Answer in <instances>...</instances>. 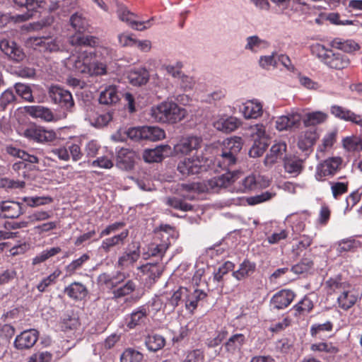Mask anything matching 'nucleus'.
<instances>
[{"label":"nucleus","instance_id":"25","mask_svg":"<svg viewBox=\"0 0 362 362\" xmlns=\"http://www.w3.org/2000/svg\"><path fill=\"white\" fill-rule=\"evenodd\" d=\"M23 214L21 204L13 201H4L0 203V217L16 218Z\"/></svg>","mask_w":362,"mask_h":362},{"label":"nucleus","instance_id":"2","mask_svg":"<svg viewBox=\"0 0 362 362\" xmlns=\"http://www.w3.org/2000/svg\"><path fill=\"white\" fill-rule=\"evenodd\" d=\"M236 156L231 153L222 151L215 160L214 164L220 169L226 170L227 172L221 175L212 177L207 180L206 188L208 190L217 192L221 188H226L236 180L237 173L230 169L236 163Z\"/></svg>","mask_w":362,"mask_h":362},{"label":"nucleus","instance_id":"19","mask_svg":"<svg viewBox=\"0 0 362 362\" xmlns=\"http://www.w3.org/2000/svg\"><path fill=\"white\" fill-rule=\"evenodd\" d=\"M246 341L243 334H235L231 336L224 344L228 357L239 358L242 354V347Z\"/></svg>","mask_w":362,"mask_h":362},{"label":"nucleus","instance_id":"59","mask_svg":"<svg viewBox=\"0 0 362 362\" xmlns=\"http://www.w3.org/2000/svg\"><path fill=\"white\" fill-rule=\"evenodd\" d=\"M143 354L133 349H126L120 357L121 362H141Z\"/></svg>","mask_w":362,"mask_h":362},{"label":"nucleus","instance_id":"37","mask_svg":"<svg viewBox=\"0 0 362 362\" xmlns=\"http://www.w3.org/2000/svg\"><path fill=\"white\" fill-rule=\"evenodd\" d=\"M256 264L247 259H245L239 266L238 270L234 271L233 276L238 281L243 280L251 275L255 270Z\"/></svg>","mask_w":362,"mask_h":362},{"label":"nucleus","instance_id":"12","mask_svg":"<svg viewBox=\"0 0 362 362\" xmlns=\"http://www.w3.org/2000/svg\"><path fill=\"white\" fill-rule=\"evenodd\" d=\"M26 46L40 52H55L59 49L58 41L51 37H30L25 40Z\"/></svg>","mask_w":362,"mask_h":362},{"label":"nucleus","instance_id":"53","mask_svg":"<svg viewBox=\"0 0 362 362\" xmlns=\"http://www.w3.org/2000/svg\"><path fill=\"white\" fill-rule=\"evenodd\" d=\"M313 243V238L306 235L300 237L298 243L293 245L292 252L296 256H299L303 251L306 250Z\"/></svg>","mask_w":362,"mask_h":362},{"label":"nucleus","instance_id":"44","mask_svg":"<svg viewBox=\"0 0 362 362\" xmlns=\"http://www.w3.org/2000/svg\"><path fill=\"white\" fill-rule=\"evenodd\" d=\"M327 118V115L322 111L308 112L303 119V124L306 127L315 126L323 123Z\"/></svg>","mask_w":362,"mask_h":362},{"label":"nucleus","instance_id":"56","mask_svg":"<svg viewBox=\"0 0 362 362\" xmlns=\"http://www.w3.org/2000/svg\"><path fill=\"white\" fill-rule=\"evenodd\" d=\"M336 141V134L334 132H329L324 136L322 140V144L319 145L316 153V156H319V153H324L327 149L332 147Z\"/></svg>","mask_w":362,"mask_h":362},{"label":"nucleus","instance_id":"38","mask_svg":"<svg viewBox=\"0 0 362 362\" xmlns=\"http://www.w3.org/2000/svg\"><path fill=\"white\" fill-rule=\"evenodd\" d=\"M269 43L261 39L257 35L249 36L246 38V44L245 45V49L249 50L252 53H257L262 49L268 47Z\"/></svg>","mask_w":362,"mask_h":362},{"label":"nucleus","instance_id":"26","mask_svg":"<svg viewBox=\"0 0 362 362\" xmlns=\"http://www.w3.org/2000/svg\"><path fill=\"white\" fill-rule=\"evenodd\" d=\"M112 118V115L110 112L98 114L91 107L87 110L85 116V119L88 121L90 125L98 128L106 126Z\"/></svg>","mask_w":362,"mask_h":362},{"label":"nucleus","instance_id":"50","mask_svg":"<svg viewBox=\"0 0 362 362\" xmlns=\"http://www.w3.org/2000/svg\"><path fill=\"white\" fill-rule=\"evenodd\" d=\"M80 326L78 317L74 314H66L62 320V329L66 332L68 330L76 329Z\"/></svg>","mask_w":362,"mask_h":362},{"label":"nucleus","instance_id":"14","mask_svg":"<svg viewBox=\"0 0 362 362\" xmlns=\"http://www.w3.org/2000/svg\"><path fill=\"white\" fill-rule=\"evenodd\" d=\"M202 142V139L198 136L183 138L174 146V153L177 156L189 155L193 151H197L200 148Z\"/></svg>","mask_w":362,"mask_h":362},{"label":"nucleus","instance_id":"55","mask_svg":"<svg viewBox=\"0 0 362 362\" xmlns=\"http://www.w3.org/2000/svg\"><path fill=\"white\" fill-rule=\"evenodd\" d=\"M333 324L330 321H327L322 324L315 323L311 325L310 332L313 337H321L322 333L330 332L332 330Z\"/></svg>","mask_w":362,"mask_h":362},{"label":"nucleus","instance_id":"18","mask_svg":"<svg viewBox=\"0 0 362 362\" xmlns=\"http://www.w3.org/2000/svg\"><path fill=\"white\" fill-rule=\"evenodd\" d=\"M0 49L9 59L13 62H22L25 57V54L21 47L14 41L2 40L0 42Z\"/></svg>","mask_w":362,"mask_h":362},{"label":"nucleus","instance_id":"63","mask_svg":"<svg viewBox=\"0 0 362 362\" xmlns=\"http://www.w3.org/2000/svg\"><path fill=\"white\" fill-rule=\"evenodd\" d=\"M329 184L332 196L335 199H337L348 191V182H330Z\"/></svg>","mask_w":362,"mask_h":362},{"label":"nucleus","instance_id":"8","mask_svg":"<svg viewBox=\"0 0 362 362\" xmlns=\"http://www.w3.org/2000/svg\"><path fill=\"white\" fill-rule=\"evenodd\" d=\"M118 18L123 22H125L132 28L143 31L145 30L152 25V21L153 18H151L147 21H139L137 16L134 13L131 12L124 6H119L117 11Z\"/></svg>","mask_w":362,"mask_h":362},{"label":"nucleus","instance_id":"39","mask_svg":"<svg viewBox=\"0 0 362 362\" xmlns=\"http://www.w3.org/2000/svg\"><path fill=\"white\" fill-rule=\"evenodd\" d=\"M330 45L336 49H341L344 52H353L359 49V45L352 40H343L339 37L333 39Z\"/></svg>","mask_w":362,"mask_h":362},{"label":"nucleus","instance_id":"51","mask_svg":"<svg viewBox=\"0 0 362 362\" xmlns=\"http://www.w3.org/2000/svg\"><path fill=\"white\" fill-rule=\"evenodd\" d=\"M313 308V303L307 296H305L300 301H299L293 307V310L295 311L294 314L296 316L305 315L310 313Z\"/></svg>","mask_w":362,"mask_h":362},{"label":"nucleus","instance_id":"61","mask_svg":"<svg viewBox=\"0 0 362 362\" xmlns=\"http://www.w3.org/2000/svg\"><path fill=\"white\" fill-rule=\"evenodd\" d=\"M343 146L349 151L362 150V139L358 137H346L343 139Z\"/></svg>","mask_w":362,"mask_h":362},{"label":"nucleus","instance_id":"42","mask_svg":"<svg viewBox=\"0 0 362 362\" xmlns=\"http://www.w3.org/2000/svg\"><path fill=\"white\" fill-rule=\"evenodd\" d=\"M326 286L330 291L329 292L340 291L350 288L351 285L346 281H344L341 276H336L330 278L326 281Z\"/></svg>","mask_w":362,"mask_h":362},{"label":"nucleus","instance_id":"27","mask_svg":"<svg viewBox=\"0 0 362 362\" xmlns=\"http://www.w3.org/2000/svg\"><path fill=\"white\" fill-rule=\"evenodd\" d=\"M128 235V230H124L119 234L105 238L102 241L101 245L99 247V250L105 253H108L113 247L124 245V240Z\"/></svg>","mask_w":362,"mask_h":362},{"label":"nucleus","instance_id":"60","mask_svg":"<svg viewBox=\"0 0 362 362\" xmlns=\"http://www.w3.org/2000/svg\"><path fill=\"white\" fill-rule=\"evenodd\" d=\"M268 145V141L255 139L254 144L249 151L250 156L252 158L261 156L266 151Z\"/></svg>","mask_w":362,"mask_h":362},{"label":"nucleus","instance_id":"9","mask_svg":"<svg viewBox=\"0 0 362 362\" xmlns=\"http://www.w3.org/2000/svg\"><path fill=\"white\" fill-rule=\"evenodd\" d=\"M51 100L61 108L71 111L74 106V101L70 91L59 86H52L49 89Z\"/></svg>","mask_w":362,"mask_h":362},{"label":"nucleus","instance_id":"62","mask_svg":"<svg viewBox=\"0 0 362 362\" xmlns=\"http://www.w3.org/2000/svg\"><path fill=\"white\" fill-rule=\"evenodd\" d=\"M235 268V264L232 262L227 261L224 262L218 269L214 272V280L218 282L222 281L225 274H228L230 271H233Z\"/></svg>","mask_w":362,"mask_h":362},{"label":"nucleus","instance_id":"48","mask_svg":"<svg viewBox=\"0 0 362 362\" xmlns=\"http://www.w3.org/2000/svg\"><path fill=\"white\" fill-rule=\"evenodd\" d=\"M136 289V284L132 280H128L124 285L115 288L112 291V299L125 297L130 295Z\"/></svg>","mask_w":362,"mask_h":362},{"label":"nucleus","instance_id":"28","mask_svg":"<svg viewBox=\"0 0 362 362\" xmlns=\"http://www.w3.org/2000/svg\"><path fill=\"white\" fill-rule=\"evenodd\" d=\"M136 158L134 151L128 148H122L117 152V165L124 170H129L133 168Z\"/></svg>","mask_w":362,"mask_h":362},{"label":"nucleus","instance_id":"45","mask_svg":"<svg viewBox=\"0 0 362 362\" xmlns=\"http://www.w3.org/2000/svg\"><path fill=\"white\" fill-rule=\"evenodd\" d=\"M303 160L296 158H286L284 160V169L286 173L295 176L303 170Z\"/></svg>","mask_w":362,"mask_h":362},{"label":"nucleus","instance_id":"20","mask_svg":"<svg viewBox=\"0 0 362 362\" xmlns=\"http://www.w3.org/2000/svg\"><path fill=\"white\" fill-rule=\"evenodd\" d=\"M38 337L39 332L35 329L25 330L16 337L15 347L21 350L30 349L37 341Z\"/></svg>","mask_w":362,"mask_h":362},{"label":"nucleus","instance_id":"41","mask_svg":"<svg viewBox=\"0 0 362 362\" xmlns=\"http://www.w3.org/2000/svg\"><path fill=\"white\" fill-rule=\"evenodd\" d=\"M145 344L149 351L155 352L165 346V339L162 335L152 334L146 338Z\"/></svg>","mask_w":362,"mask_h":362},{"label":"nucleus","instance_id":"5","mask_svg":"<svg viewBox=\"0 0 362 362\" xmlns=\"http://www.w3.org/2000/svg\"><path fill=\"white\" fill-rule=\"evenodd\" d=\"M314 49L317 52L319 58L332 69H342L349 64V59L346 56L327 49L322 45H316Z\"/></svg>","mask_w":362,"mask_h":362},{"label":"nucleus","instance_id":"31","mask_svg":"<svg viewBox=\"0 0 362 362\" xmlns=\"http://www.w3.org/2000/svg\"><path fill=\"white\" fill-rule=\"evenodd\" d=\"M206 293L200 289L191 291L187 288V294L185 296V308L190 313H193L198 305V302L204 299Z\"/></svg>","mask_w":362,"mask_h":362},{"label":"nucleus","instance_id":"23","mask_svg":"<svg viewBox=\"0 0 362 362\" xmlns=\"http://www.w3.org/2000/svg\"><path fill=\"white\" fill-rule=\"evenodd\" d=\"M330 112L335 117L354 123L362 127V115L356 114L351 110L340 105H334L330 107Z\"/></svg>","mask_w":362,"mask_h":362},{"label":"nucleus","instance_id":"52","mask_svg":"<svg viewBox=\"0 0 362 362\" xmlns=\"http://www.w3.org/2000/svg\"><path fill=\"white\" fill-rule=\"evenodd\" d=\"M60 274L61 271L56 269L47 276L44 277L36 286L38 291L45 292L47 287L56 283Z\"/></svg>","mask_w":362,"mask_h":362},{"label":"nucleus","instance_id":"46","mask_svg":"<svg viewBox=\"0 0 362 362\" xmlns=\"http://www.w3.org/2000/svg\"><path fill=\"white\" fill-rule=\"evenodd\" d=\"M187 294V288L180 287L177 290L170 293V296L167 298L166 305H170L174 310L180 302H185V296Z\"/></svg>","mask_w":362,"mask_h":362},{"label":"nucleus","instance_id":"43","mask_svg":"<svg viewBox=\"0 0 362 362\" xmlns=\"http://www.w3.org/2000/svg\"><path fill=\"white\" fill-rule=\"evenodd\" d=\"M120 281H117V277L114 274L104 272L100 274L97 278V283L100 287H105L112 289L116 287Z\"/></svg>","mask_w":362,"mask_h":362},{"label":"nucleus","instance_id":"15","mask_svg":"<svg viewBox=\"0 0 362 362\" xmlns=\"http://www.w3.org/2000/svg\"><path fill=\"white\" fill-rule=\"evenodd\" d=\"M16 5L20 7H25L28 11L23 14L16 15L12 18L16 22H23L29 20L36 12L37 8H43L45 2L37 0H13Z\"/></svg>","mask_w":362,"mask_h":362},{"label":"nucleus","instance_id":"22","mask_svg":"<svg viewBox=\"0 0 362 362\" xmlns=\"http://www.w3.org/2000/svg\"><path fill=\"white\" fill-rule=\"evenodd\" d=\"M287 146L284 141L276 142L270 148L269 153L267 154L264 164L267 167H272L280 160H285Z\"/></svg>","mask_w":362,"mask_h":362},{"label":"nucleus","instance_id":"40","mask_svg":"<svg viewBox=\"0 0 362 362\" xmlns=\"http://www.w3.org/2000/svg\"><path fill=\"white\" fill-rule=\"evenodd\" d=\"M242 148V139L238 136H233L223 141L222 151L236 156Z\"/></svg>","mask_w":362,"mask_h":362},{"label":"nucleus","instance_id":"64","mask_svg":"<svg viewBox=\"0 0 362 362\" xmlns=\"http://www.w3.org/2000/svg\"><path fill=\"white\" fill-rule=\"evenodd\" d=\"M15 90L16 93L24 100L27 101L33 100L32 91L29 86L21 83H16L15 84Z\"/></svg>","mask_w":362,"mask_h":362},{"label":"nucleus","instance_id":"17","mask_svg":"<svg viewBox=\"0 0 362 362\" xmlns=\"http://www.w3.org/2000/svg\"><path fill=\"white\" fill-rule=\"evenodd\" d=\"M242 125L240 119L234 116L221 115L214 122L213 126L218 131L230 133Z\"/></svg>","mask_w":362,"mask_h":362},{"label":"nucleus","instance_id":"1","mask_svg":"<svg viewBox=\"0 0 362 362\" xmlns=\"http://www.w3.org/2000/svg\"><path fill=\"white\" fill-rule=\"evenodd\" d=\"M64 63L69 70L86 76H103L107 73L106 65L96 60L94 52L81 48L65 59Z\"/></svg>","mask_w":362,"mask_h":362},{"label":"nucleus","instance_id":"47","mask_svg":"<svg viewBox=\"0 0 362 362\" xmlns=\"http://www.w3.org/2000/svg\"><path fill=\"white\" fill-rule=\"evenodd\" d=\"M28 112L34 117L41 118L47 122L52 121L54 115L52 111L43 106L36 105L30 107Z\"/></svg>","mask_w":362,"mask_h":362},{"label":"nucleus","instance_id":"16","mask_svg":"<svg viewBox=\"0 0 362 362\" xmlns=\"http://www.w3.org/2000/svg\"><path fill=\"white\" fill-rule=\"evenodd\" d=\"M301 119V115L298 111L292 110L286 115L277 117L275 121V127L279 132L290 130L298 127Z\"/></svg>","mask_w":362,"mask_h":362},{"label":"nucleus","instance_id":"3","mask_svg":"<svg viewBox=\"0 0 362 362\" xmlns=\"http://www.w3.org/2000/svg\"><path fill=\"white\" fill-rule=\"evenodd\" d=\"M187 110L171 100H165L151 108L153 121L160 123L175 124L182 120Z\"/></svg>","mask_w":362,"mask_h":362},{"label":"nucleus","instance_id":"29","mask_svg":"<svg viewBox=\"0 0 362 362\" xmlns=\"http://www.w3.org/2000/svg\"><path fill=\"white\" fill-rule=\"evenodd\" d=\"M140 247L137 245L134 250L127 249L118 258L117 265L122 269L133 266L140 258Z\"/></svg>","mask_w":362,"mask_h":362},{"label":"nucleus","instance_id":"24","mask_svg":"<svg viewBox=\"0 0 362 362\" xmlns=\"http://www.w3.org/2000/svg\"><path fill=\"white\" fill-rule=\"evenodd\" d=\"M294 298L295 293L292 291L283 289L272 296L270 303L274 309H284L291 303Z\"/></svg>","mask_w":362,"mask_h":362},{"label":"nucleus","instance_id":"33","mask_svg":"<svg viewBox=\"0 0 362 362\" xmlns=\"http://www.w3.org/2000/svg\"><path fill=\"white\" fill-rule=\"evenodd\" d=\"M99 103L105 105H112L119 100V92L115 86H108L99 95Z\"/></svg>","mask_w":362,"mask_h":362},{"label":"nucleus","instance_id":"34","mask_svg":"<svg viewBox=\"0 0 362 362\" xmlns=\"http://www.w3.org/2000/svg\"><path fill=\"white\" fill-rule=\"evenodd\" d=\"M128 79L133 86H141L148 82L149 74L145 68L134 69L129 72Z\"/></svg>","mask_w":362,"mask_h":362},{"label":"nucleus","instance_id":"7","mask_svg":"<svg viewBox=\"0 0 362 362\" xmlns=\"http://www.w3.org/2000/svg\"><path fill=\"white\" fill-rule=\"evenodd\" d=\"M204 163V159L202 156L195 155L192 158L180 160L177 164V169L182 176L187 177L205 170Z\"/></svg>","mask_w":362,"mask_h":362},{"label":"nucleus","instance_id":"4","mask_svg":"<svg viewBox=\"0 0 362 362\" xmlns=\"http://www.w3.org/2000/svg\"><path fill=\"white\" fill-rule=\"evenodd\" d=\"M70 22L72 28L76 30V33L70 36L69 40L71 45L89 47L96 45L98 39L95 37L83 34L88 29V23L82 14L78 13L73 14L70 18Z\"/></svg>","mask_w":362,"mask_h":362},{"label":"nucleus","instance_id":"13","mask_svg":"<svg viewBox=\"0 0 362 362\" xmlns=\"http://www.w3.org/2000/svg\"><path fill=\"white\" fill-rule=\"evenodd\" d=\"M240 112L245 119H257L263 115V103L257 98L243 103Z\"/></svg>","mask_w":362,"mask_h":362},{"label":"nucleus","instance_id":"57","mask_svg":"<svg viewBox=\"0 0 362 362\" xmlns=\"http://www.w3.org/2000/svg\"><path fill=\"white\" fill-rule=\"evenodd\" d=\"M23 201L30 207H37L52 203L53 199L51 197H25Z\"/></svg>","mask_w":362,"mask_h":362},{"label":"nucleus","instance_id":"10","mask_svg":"<svg viewBox=\"0 0 362 362\" xmlns=\"http://www.w3.org/2000/svg\"><path fill=\"white\" fill-rule=\"evenodd\" d=\"M23 136L37 143H47L57 139V133L52 129H46L42 127L31 125L23 130Z\"/></svg>","mask_w":362,"mask_h":362},{"label":"nucleus","instance_id":"49","mask_svg":"<svg viewBox=\"0 0 362 362\" xmlns=\"http://www.w3.org/2000/svg\"><path fill=\"white\" fill-rule=\"evenodd\" d=\"M165 137L164 130L158 127L144 126V139L156 141Z\"/></svg>","mask_w":362,"mask_h":362},{"label":"nucleus","instance_id":"30","mask_svg":"<svg viewBox=\"0 0 362 362\" xmlns=\"http://www.w3.org/2000/svg\"><path fill=\"white\" fill-rule=\"evenodd\" d=\"M269 185V181L259 175H250L242 180L240 190L246 192L258 188L264 187Z\"/></svg>","mask_w":362,"mask_h":362},{"label":"nucleus","instance_id":"21","mask_svg":"<svg viewBox=\"0 0 362 362\" xmlns=\"http://www.w3.org/2000/svg\"><path fill=\"white\" fill-rule=\"evenodd\" d=\"M319 138L316 129H308L300 132L298 137V147L306 155L313 151V147Z\"/></svg>","mask_w":362,"mask_h":362},{"label":"nucleus","instance_id":"32","mask_svg":"<svg viewBox=\"0 0 362 362\" xmlns=\"http://www.w3.org/2000/svg\"><path fill=\"white\" fill-rule=\"evenodd\" d=\"M64 293L74 300H81L88 294V289L80 282H73L64 288Z\"/></svg>","mask_w":362,"mask_h":362},{"label":"nucleus","instance_id":"35","mask_svg":"<svg viewBox=\"0 0 362 362\" xmlns=\"http://www.w3.org/2000/svg\"><path fill=\"white\" fill-rule=\"evenodd\" d=\"M170 149L168 145L159 146L153 149H147L144 153V159L146 163L160 162L163 158V153Z\"/></svg>","mask_w":362,"mask_h":362},{"label":"nucleus","instance_id":"11","mask_svg":"<svg viewBox=\"0 0 362 362\" xmlns=\"http://www.w3.org/2000/svg\"><path fill=\"white\" fill-rule=\"evenodd\" d=\"M156 306V310H160V303L158 300H153L151 305L146 304L134 309L127 320V327L130 329L136 327L145 322L147 316L151 313L150 307Z\"/></svg>","mask_w":362,"mask_h":362},{"label":"nucleus","instance_id":"58","mask_svg":"<svg viewBox=\"0 0 362 362\" xmlns=\"http://www.w3.org/2000/svg\"><path fill=\"white\" fill-rule=\"evenodd\" d=\"M168 247L169 243L166 241H163L160 244L152 243L148 246L147 252L149 256L162 257Z\"/></svg>","mask_w":362,"mask_h":362},{"label":"nucleus","instance_id":"54","mask_svg":"<svg viewBox=\"0 0 362 362\" xmlns=\"http://www.w3.org/2000/svg\"><path fill=\"white\" fill-rule=\"evenodd\" d=\"M312 351L325 352L330 354H335L339 351V349L331 342H320L313 344L310 346Z\"/></svg>","mask_w":362,"mask_h":362},{"label":"nucleus","instance_id":"6","mask_svg":"<svg viewBox=\"0 0 362 362\" xmlns=\"http://www.w3.org/2000/svg\"><path fill=\"white\" fill-rule=\"evenodd\" d=\"M342 159L340 157H330L318 163L315 168V177L317 181H325L327 177L335 175L341 169Z\"/></svg>","mask_w":362,"mask_h":362},{"label":"nucleus","instance_id":"36","mask_svg":"<svg viewBox=\"0 0 362 362\" xmlns=\"http://www.w3.org/2000/svg\"><path fill=\"white\" fill-rule=\"evenodd\" d=\"M357 300L358 296L350 288L343 291L337 298L339 307L344 310L351 308L356 303Z\"/></svg>","mask_w":362,"mask_h":362}]
</instances>
